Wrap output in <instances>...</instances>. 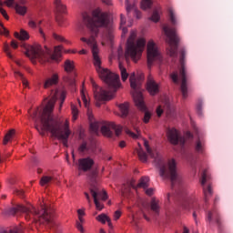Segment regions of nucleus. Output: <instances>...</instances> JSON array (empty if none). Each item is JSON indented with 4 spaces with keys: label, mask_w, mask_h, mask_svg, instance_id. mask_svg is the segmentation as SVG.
I'll use <instances>...</instances> for the list:
<instances>
[{
    "label": "nucleus",
    "mask_w": 233,
    "mask_h": 233,
    "mask_svg": "<svg viewBox=\"0 0 233 233\" xmlns=\"http://www.w3.org/2000/svg\"><path fill=\"white\" fill-rule=\"evenodd\" d=\"M83 21L84 25H86L90 32V37H82L80 40L90 46L96 71L100 79L107 86L106 91L103 87H99L96 82H92L94 97L96 101V106L99 107L101 106V102L114 99L116 92H117L118 88L121 86L119 75H116L109 71L108 68L101 66L102 62L101 57H99V47L97 46V41H96V37H97L99 34L100 26H108V25H110V17L108 16V13H105L98 8L93 10L92 15L85 13L83 15Z\"/></svg>",
    "instance_id": "obj_1"
},
{
    "label": "nucleus",
    "mask_w": 233,
    "mask_h": 233,
    "mask_svg": "<svg viewBox=\"0 0 233 233\" xmlns=\"http://www.w3.org/2000/svg\"><path fill=\"white\" fill-rule=\"evenodd\" d=\"M58 97L61 99L60 106H62L63 103H65V99H66V91H59L57 88L52 90L51 99L47 102L46 106L37 107L31 115V117L35 123L40 121L41 127L36 126L35 128L41 136H45V131L50 132L53 137H56L66 148H68V137H70V134H72L68 122H66L63 126L61 122L56 120L52 116L54 105H56V101H57Z\"/></svg>",
    "instance_id": "obj_2"
},
{
    "label": "nucleus",
    "mask_w": 233,
    "mask_h": 233,
    "mask_svg": "<svg viewBox=\"0 0 233 233\" xmlns=\"http://www.w3.org/2000/svg\"><path fill=\"white\" fill-rule=\"evenodd\" d=\"M144 147L150 157L155 159V166L159 169L160 177L164 179H170L171 188L177 190V194H179L183 189V186L181 185L182 179L177 175L176 160L171 159L168 162H165V159L157 151H153L152 148H150L148 141L147 140L144 141Z\"/></svg>",
    "instance_id": "obj_3"
},
{
    "label": "nucleus",
    "mask_w": 233,
    "mask_h": 233,
    "mask_svg": "<svg viewBox=\"0 0 233 233\" xmlns=\"http://www.w3.org/2000/svg\"><path fill=\"white\" fill-rule=\"evenodd\" d=\"M18 212L25 214V218L27 221L33 219L35 223L50 225L54 219V209L45 204L41 206V209H36L34 206L25 207L19 204L5 209L7 216H15Z\"/></svg>",
    "instance_id": "obj_4"
},
{
    "label": "nucleus",
    "mask_w": 233,
    "mask_h": 233,
    "mask_svg": "<svg viewBox=\"0 0 233 233\" xmlns=\"http://www.w3.org/2000/svg\"><path fill=\"white\" fill-rule=\"evenodd\" d=\"M143 81H145L144 74L136 76V73H132L129 76V83L132 88L131 94L134 103L138 110L144 112L143 122L147 124L150 122L152 113L147 110V105H145V98L143 97V93L141 92V85H143Z\"/></svg>",
    "instance_id": "obj_5"
},
{
    "label": "nucleus",
    "mask_w": 233,
    "mask_h": 233,
    "mask_svg": "<svg viewBox=\"0 0 233 233\" xmlns=\"http://www.w3.org/2000/svg\"><path fill=\"white\" fill-rule=\"evenodd\" d=\"M136 32L132 31L130 36L127 39V49L124 55L123 47H118L117 56L118 59H121L125 56V59L128 61V58L131 57L135 62L139 61L141 55L145 50L147 41L144 38H139L136 41L137 37Z\"/></svg>",
    "instance_id": "obj_6"
},
{
    "label": "nucleus",
    "mask_w": 233,
    "mask_h": 233,
    "mask_svg": "<svg viewBox=\"0 0 233 233\" xmlns=\"http://www.w3.org/2000/svg\"><path fill=\"white\" fill-rule=\"evenodd\" d=\"M27 57L31 59H37L39 63H48L50 61H57L63 54V46H58L55 47L54 53L48 47H42L41 46H33L26 51Z\"/></svg>",
    "instance_id": "obj_7"
},
{
    "label": "nucleus",
    "mask_w": 233,
    "mask_h": 233,
    "mask_svg": "<svg viewBox=\"0 0 233 233\" xmlns=\"http://www.w3.org/2000/svg\"><path fill=\"white\" fill-rule=\"evenodd\" d=\"M163 32L166 35V43H167V54L170 56V57H177V48L179 46V41H181V38H179V35H177V32H176V28H172L168 25L163 26Z\"/></svg>",
    "instance_id": "obj_8"
},
{
    "label": "nucleus",
    "mask_w": 233,
    "mask_h": 233,
    "mask_svg": "<svg viewBox=\"0 0 233 233\" xmlns=\"http://www.w3.org/2000/svg\"><path fill=\"white\" fill-rule=\"evenodd\" d=\"M99 128L101 129L102 134L106 136V137H113L114 132L116 136H120L122 130L121 127L112 122H106L103 124L99 122H92L90 124V130L93 134H97V132H99Z\"/></svg>",
    "instance_id": "obj_9"
},
{
    "label": "nucleus",
    "mask_w": 233,
    "mask_h": 233,
    "mask_svg": "<svg viewBox=\"0 0 233 233\" xmlns=\"http://www.w3.org/2000/svg\"><path fill=\"white\" fill-rule=\"evenodd\" d=\"M179 54V63L181 65V68L179 70V77L181 78L180 91L183 99H187L188 97V87L187 86V69L185 68V56H187V51H185V48H182Z\"/></svg>",
    "instance_id": "obj_10"
},
{
    "label": "nucleus",
    "mask_w": 233,
    "mask_h": 233,
    "mask_svg": "<svg viewBox=\"0 0 233 233\" xmlns=\"http://www.w3.org/2000/svg\"><path fill=\"white\" fill-rule=\"evenodd\" d=\"M163 61V56L157 48V46L154 41H149L147 43V66L152 68L154 63H161Z\"/></svg>",
    "instance_id": "obj_11"
},
{
    "label": "nucleus",
    "mask_w": 233,
    "mask_h": 233,
    "mask_svg": "<svg viewBox=\"0 0 233 233\" xmlns=\"http://www.w3.org/2000/svg\"><path fill=\"white\" fill-rule=\"evenodd\" d=\"M91 196L94 198V203L98 210H103V204L99 202V199L102 201H106L108 199V195L106 191L103 189L97 184H92L90 187Z\"/></svg>",
    "instance_id": "obj_12"
},
{
    "label": "nucleus",
    "mask_w": 233,
    "mask_h": 233,
    "mask_svg": "<svg viewBox=\"0 0 233 233\" xmlns=\"http://www.w3.org/2000/svg\"><path fill=\"white\" fill-rule=\"evenodd\" d=\"M201 173V185L203 187V192H204V201L205 203H208V198H211L213 191H212V186L208 185V187L205 186V183H207L209 179L208 173L207 172V169L200 168Z\"/></svg>",
    "instance_id": "obj_13"
},
{
    "label": "nucleus",
    "mask_w": 233,
    "mask_h": 233,
    "mask_svg": "<svg viewBox=\"0 0 233 233\" xmlns=\"http://www.w3.org/2000/svg\"><path fill=\"white\" fill-rule=\"evenodd\" d=\"M4 3L9 8L14 7L19 15H25L27 12L26 6L23 5L26 4V0H18V3H15V0H5Z\"/></svg>",
    "instance_id": "obj_14"
},
{
    "label": "nucleus",
    "mask_w": 233,
    "mask_h": 233,
    "mask_svg": "<svg viewBox=\"0 0 233 233\" xmlns=\"http://www.w3.org/2000/svg\"><path fill=\"white\" fill-rule=\"evenodd\" d=\"M167 135L171 145H181L183 147L187 141L185 137L179 135V132L176 128L167 129Z\"/></svg>",
    "instance_id": "obj_15"
},
{
    "label": "nucleus",
    "mask_w": 233,
    "mask_h": 233,
    "mask_svg": "<svg viewBox=\"0 0 233 233\" xmlns=\"http://www.w3.org/2000/svg\"><path fill=\"white\" fill-rule=\"evenodd\" d=\"M206 220L208 223H212L214 221L218 228V230H223V222H221V216L218 209L213 208L212 210L208 211L206 216Z\"/></svg>",
    "instance_id": "obj_16"
},
{
    "label": "nucleus",
    "mask_w": 233,
    "mask_h": 233,
    "mask_svg": "<svg viewBox=\"0 0 233 233\" xmlns=\"http://www.w3.org/2000/svg\"><path fill=\"white\" fill-rule=\"evenodd\" d=\"M78 170H82L83 172H88V170L92 169L94 167V159L91 157L80 158L78 160Z\"/></svg>",
    "instance_id": "obj_17"
},
{
    "label": "nucleus",
    "mask_w": 233,
    "mask_h": 233,
    "mask_svg": "<svg viewBox=\"0 0 233 233\" xmlns=\"http://www.w3.org/2000/svg\"><path fill=\"white\" fill-rule=\"evenodd\" d=\"M147 88L150 96L159 94V85L150 76L147 77Z\"/></svg>",
    "instance_id": "obj_18"
},
{
    "label": "nucleus",
    "mask_w": 233,
    "mask_h": 233,
    "mask_svg": "<svg viewBox=\"0 0 233 233\" xmlns=\"http://www.w3.org/2000/svg\"><path fill=\"white\" fill-rule=\"evenodd\" d=\"M59 84V75L57 73H54L51 77H48L45 80L43 87L46 89L52 88V86H56Z\"/></svg>",
    "instance_id": "obj_19"
},
{
    "label": "nucleus",
    "mask_w": 233,
    "mask_h": 233,
    "mask_svg": "<svg viewBox=\"0 0 233 233\" xmlns=\"http://www.w3.org/2000/svg\"><path fill=\"white\" fill-rule=\"evenodd\" d=\"M149 210H151L154 216H159L161 212V201L156 198H152L149 203Z\"/></svg>",
    "instance_id": "obj_20"
},
{
    "label": "nucleus",
    "mask_w": 233,
    "mask_h": 233,
    "mask_svg": "<svg viewBox=\"0 0 233 233\" xmlns=\"http://www.w3.org/2000/svg\"><path fill=\"white\" fill-rule=\"evenodd\" d=\"M194 148L197 154H203L205 152V139L203 137H199V135H198Z\"/></svg>",
    "instance_id": "obj_21"
},
{
    "label": "nucleus",
    "mask_w": 233,
    "mask_h": 233,
    "mask_svg": "<svg viewBox=\"0 0 233 233\" xmlns=\"http://www.w3.org/2000/svg\"><path fill=\"white\" fill-rule=\"evenodd\" d=\"M126 10L127 14L133 11L137 19H141V12L136 7V3L131 4L129 0H126Z\"/></svg>",
    "instance_id": "obj_22"
},
{
    "label": "nucleus",
    "mask_w": 233,
    "mask_h": 233,
    "mask_svg": "<svg viewBox=\"0 0 233 233\" xmlns=\"http://www.w3.org/2000/svg\"><path fill=\"white\" fill-rule=\"evenodd\" d=\"M54 5L57 14H66V5L61 0H54Z\"/></svg>",
    "instance_id": "obj_23"
},
{
    "label": "nucleus",
    "mask_w": 233,
    "mask_h": 233,
    "mask_svg": "<svg viewBox=\"0 0 233 233\" xmlns=\"http://www.w3.org/2000/svg\"><path fill=\"white\" fill-rule=\"evenodd\" d=\"M97 221H99L100 223H103V225H105V223L107 222V225L109 228H114V226H112V220L110 219V218L105 214H100L96 217Z\"/></svg>",
    "instance_id": "obj_24"
},
{
    "label": "nucleus",
    "mask_w": 233,
    "mask_h": 233,
    "mask_svg": "<svg viewBox=\"0 0 233 233\" xmlns=\"http://www.w3.org/2000/svg\"><path fill=\"white\" fill-rule=\"evenodd\" d=\"M118 107L121 113V117H127V116H128V112H130V105L126 102L124 104H120Z\"/></svg>",
    "instance_id": "obj_25"
},
{
    "label": "nucleus",
    "mask_w": 233,
    "mask_h": 233,
    "mask_svg": "<svg viewBox=\"0 0 233 233\" xmlns=\"http://www.w3.org/2000/svg\"><path fill=\"white\" fill-rule=\"evenodd\" d=\"M15 37L16 39H19L20 41H26V39H30V35H28V32H26L25 29H21L20 34L18 32H15Z\"/></svg>",
    "instance_id": "obj_26"
},
{
    "label": "nucleus",
    "mask_w": 233,
    "mask_h": 233,
    "mask_svg": "<svg viewBox=\"0 0 233 233\" xmlns=\"http://www.w3.org/2000/svg\"><path fill=\"white\" fill-rule=\"evenodd\" d=\"M52 181H54V177L48 176V175H44L40 178V185H41V187H48V185H50V183H52Z\"/></svg>",
    "instance_id": "obj_27"
},
{
    "label": "nucleus",
    "mask_w": 233,
    "mask_h": 233,
    "mask_svg": "<svg viewBox=\"0 0 233 233\" xmlns=\"http://www.w3.org/2000/svg\"><path fill=\"white\" fill-rule=\"evenodd\" d=\"M149 181L150 178L148 177H142L137 184V188H148Z\"/></svg>",
    "instance_id": "obj_28"
},
{
    "label": "nucleus",
    "mask_w": 233,
    "mask_h": 233,
    "mask_svg": "<svg viewBox=\"0 0 233 233\" xmlns=\"http://www.w3.org/2000/svg\"><path fill=\"white\" fill-rule=\"evenodd\" d=\"M137 156H138V159H140V161H142V163H147V159H148V156L147 155V153L143 150V148H138L137 150Z\"/></svg>",
    "instance_id": "obj_29"
},
{
    "label": "nucleus",
    "mask_w": 233,
    "mask_h": 233,
    "mask_svg": "<svg viewBox=\"0 0 233 233\" xmlns=\"http://www.w3.org/2000/svg\"><path fill=\"white\" fill-rule=\"evenodd\" d=\"M167 12L171 24L173 25V26H176V25H177V20H176V14L174 13V8L168 7Z\"/></svg>",
    "instance_id": "obj_30"
},
{
    "label": "nucleus",
    "mask_w": 233,
    "mask_h": 233,
    "mask_svg": "<svg viewBox=\"0 0 233 233\" xmlns=\"http://www.w3.org/2000/svg\"><path fill=\"white\" fill-rule=\"evenodd\" d=\"M125 25H127V18H125V15H123V14H121L120 15V29L122 30L123 35H125V34L128 32V29L127 28V26H125Z\"/></svg>",
    "instance_id": "obj_31"
},
{
    "label": "nucleus",
    "mask_w": 233,
    "mask_h": 233,
    "mask_svg": "<svg viewBox=\"0 0 233 233\" xmlns=\"http://www.w3.org/2000/svg\"><path fill=\"white\" fill-rule=\"evenodd\" d=\"M14 136H15V129H11L9 130L5 137H4V145H7L9 141L12 140V138L14 137Z\"/></svg>",
    "instance_id": "obj_32"
},
{
    "label": "nucleus",
    "mask_w": 233,
    "mask_h": 233,
    "mask_svg": "<svg viewBox=\"0 0 233 233\" xmlns=\"http://www.w3.org/2000/svg\"><path fill=\"white\" fill-rule=\"evenodd\" d=\"M161 14V7H157L153 11V14L150 17L151 21H154V23H157L159 21V15Z\"/></svg>",
    "instance_id": "obj_33"
},
{
    "label": "nucleus",
    "mask_w": 233,
    "mask_h": 233,
    "mask_svg": "<svg viewBox=\"0 0 233 233\" xmlns=\"http://www.w3.org/2000/svg\"><path fill=\"white\" fill-rule=\"evenodd\" d=\"M65 71L67 73L73 72L74 71V61L71 60H66L65 65H64Z\"/></svg>",
    "instance_id": "obj_34"
},
{
    "label": "nucleus",
    "mask_w": 233,
    "mask_h": 233,
    "mask_svg": "<svg viewBox=\"0 0 233 233\" xmlns=\"http://www.w3.org/2000/svg\"><path fill=\"white\" fill-rule=\"evenodd\" d=\"M0 233H23V227L16 226L11 229L1 231Z\"/></svg>",
    "instance_id": "obj_35"
},
{
    "label": "nucleus",
    "mask_w": 233,
    "mask_h": 233,
    "mask_svg": "<svg viewBox=\"0 0 233 233\" xmlns=\"http://www.w3.org/2000/svg\"><path fill=\"white\" fill-rule=\"evenodd\" d=\"M119 70H120L122 81H127L128 79V74L127 72V68H125L123 65L119 64Z\"/></svg>",
    "instance_id": "obj_36"
},
{
    "label": "nucleus",
    "mask_w": 233,
    "mask_h": 233,
    "mask_svg": "<svg viewBox=\"0 0 233 233\" xmlns=\"http://www.w3.org/2000/svg\"><path fill=\"white\" fill-rule=\"evenodd\" d=\"M140 6L142 10H148L152 6V0H142Z\"/></svg>",
    "instance_id": "obj_37"
},
{
    "label": "nucleus",
    "mask_w": 233,
    "mask_h": 233,
    "mask_svg": "<svg viewBox=\"0 0 233 233\" xmlns=\"http://www.w3.org/2000/svg\"><path fill=\"white\" fill-rule=\"evenodd\" d=\"M71 110H72L73 121H76L77 119V116H79V109H77V106L72 104Z\"/></svg>",
    "instance_id": "obj_38"
},
{
    "label": "nucleus",
    "mask_w": 233,
    "mask_h": 233,
    "mask_svg": "<svg viewBox=\"0 0 233 233\" xmlns=\"http://www.w3.org/2000/svg\"><path fill=\"white\" fill-rule=\"evenodd\" d=\"M15 77H20V79L22 80V83H23L24 86H28V81L25 78V76L21 74V72H19V71H15Z\"/></svg>",
    "instance_id": "obj_39"
},
{
    "label": "nucleus",
    "mask_w": 233,
    "mask_h": 233,
    "mask_svg": "<svg viewBox=\"0 0 233 233\" xmlns=\"http://www.w3.org/2000/svg\"><path fill=\"white\" fill-rule=\"evenodd\" d=\"M170 78L172 79L173 83H175V85H179V74L177 72H173L170 75Z\"/></svg>",
    "instance_id": "obj_40"
},
{
    "label": "nucleus",
    "mask_w": 233,
    "mask_h": 233,
    "mask_svg": "<svg viewBox=\"0 0 233 233\" xmlns=\"http://www.w3.org/2000/svg\"><path fill=\"white\" fill-rule=\"evenodd\" d=\"M3 1L0 0V14H2V15L5 17V19H6L8 21L9 17H8V14H6V10H5L3 8Z\"/></svg>",
    "instance_id": "obj_41"
},
{
    "label": "nucleus",
    "mask_w": 233,
    "mask_h": 233,
    "mask_svg": "<svg viewBox=\"0 0 233 233\" xmlns=\"http://www.w3.org/2000/svg\"><path fill=\"white\" fill-rule=\"evenodd\" d=\"M81 97H82V100L84 102L86 108H88L89 103H88V99H86V95H85V89L81 90Z\"/></svg>",
    "instance_id": "obj_42"
},
{
    "label": "nucleus",
    "mask_w": 233,
    "mask_h": 233,
    "mask_svg": "<svg viewBox=\"0 0 233 233\" xmlns=\"http://www.w3.org/2000/svg\"><path fill=\"white\" fill-rule=\"evenodd\" d=\"M4 52L6 54L7 56L12 58V53L10 52V46H8V44L4 45Z\"/></svg>",
    "instance_id": "obj_43"
},
{
    "label": "nucleus",
    "mask_w": 233,
    "mask_h": 233,
    "mask_svg": "<svg viewBox=\"0 0 233 233\" xmlns=\"http://www.w3.org/2000/svg\"><path fill=\"white\" fill-rule=\"evenodd\" d=\"M203 102H199L197 106V112L198 114V116H203Z\"/></svg>",
    "instance_id": "obj_44"
},
{
    "label": "nucleus",
    "mask_w": 233,
    "mask_h": 233,
    "mask_svg": "<svg viewBox=\"0 0 233 233\" xmlns=\"http://www.w3.org/2000/svg\"><path fill=\"white\" fill-rule=\"evenodd\" d=\"M79 152H86L88 150V147L86 146V142H83L78 147Z\"/></svg>",
    "instance_id": "obj_45"
},
{
    "label": "nucleus",
    "mask_w": 233,
    "mask_h": 233,
    "mask_svg": "<svg viewBox=\"0 0 233 233\" xmlns=\"http://www.w3.org/2000/svg\"><path fill=\"white\" fill-rule=\"evenodd\" d=\"M124 187L125 188L122 189V196L124 198H127V196H128V193L130 192V186H127V187L124 186Z\"/></svg>",
    "instance_id": "obj_46"
},
{
    "label": "nucleus",
    "mask_w": 233,
    "mask_h": 233,
    "mask_svg": "<svg viewBox=\"0 0 233 233\" xmlns=\"http://www.w3.org/2000/svg\"><path fill=\"white\" fill-rule=\"evenodd\" d=\"M174 112H175L174 107L168 106L167 114V116H169V117H174V116H175Z\"/></svg>",
    "instance_id": "obj_47"
},
{
    "label": "nucleus",
    "mask_w": 233,
    "mask_h": 233,
    "mask_svg": "<svg viewBox=\"0 0 233 233\" xmlns=\"http://www.w3.org/2000/svg\"><path fill=\"white\" fill-rule=\"evenodd\" d=\"M144 190L147 196H154V188L150 187V188H146Z\"/></svg>",
    "instance_id": "obj_48"
},
{
    "label": "nucleus",
    "mask_w": 233,
    "mask_h": 233,
    "mask_svg": "<svg viewBox=\"0 0 233 233\" xmlns=\"http://www.w3.org/2000/svg\"><path fill=\"white\" fill-rule=\"evenodd\" d=\"M15 194H16V196H19V198H25V191L21 189H15Z\"/></svg>",
    "instance_id": "obj_49"
},
{
    "label": "nucleus",
    "mask_w": 233,
    "mask_h": 233,
    "mask_svg": "<svg viewBox=\"0 0 233 233\" xmlns=\"http://www.w3.org/2000/svg\"><path fill=\"white\" fill-rule=\"evenodd\" d=\"M65 81H66V83H68L71 86L76 85V80H74V78L66 77Z\"/></svg>",
    "instance_id": "obj_50"
},
{
    "label": "nucleus",
    "mask_w": 233,
    "mask_h": 233,
    "mask_svg": "<svg viewBox=\"0 0 233 233\" xmlns=\"http://www.w3.org/2000/svg\"><path fill=\"white\" fill-rule=\"evenodd\" d=\"M119 218H121V211L120 210H116L114 213V219H115V221H117V219H119Z\"/></svg>",
    "instance_id": "obj_51"
},
{
    "label": "nucleus",
    "mask_w": 233,
    "mask_h": 233,
    "mask_svg": "<svg viewBox=\"0 0 233 233\" xmlns=\"http://www.w3.org/2000/svg\"><path fill=\"white\" fill-rule=\"evenodd\" d=\"M53 37H54V39H56V41H65V38H63V36L58 35L56 34V33L53 34Z\"/></svg>",
    "instance_id": "obj_52"
},
{
    "label": "nucleus",
    "mask_w": 233,
    "mask_h": 233,
    "mask_svg": "<svg viewBox=\"0 0 233 233\" xmlns=\"http://www.w3.org/2000/svg\"><path fill=\"white\" fill-rule=\"evenodd\" d=\"M142 215L146 221H150V218H148V216L147 215V209H142Z\"/></svg>",
    "instance_id": "obj_53"
},
{
    "label": "nucleus",
    "mask_w": 233,
    "mask_h": 233,
    "mask_svg": "<svg viewBox=\"0 0 233 233\" xmlns=\"http://www.w3.org/2000/svg\"><path fill=\"white\" fill-rule=\"evenodd\" d=\"M11 46H12V48H14L15 50L16 48H18L19 44H17V42L15 40H12Z\"/></svg>",
    "instance_id": "obj_54"
},
{
    "label": "nucleus",
    "mask_w": 233,
    "mask_h": 233,
    "mask_svg": "<svg viewBox=\"0 0 233 233\" xmlns=\"http://www.w3.org/2000/svg\"><path fill=\"white\" fill-rule=\"evenodd\" d=\"M28 25L31 27V28H37V24L33 21V20H30L29 23H28Z\"/></svg>",
    "instance_id": "obj_55"
},
{
    "label": "nucleus",
    "mask_w": 233,
    "mask_h": 233,
    "mask_svg": "<svg viewBox=\"0 0 233 233\" xmlns=\"http://www.w3.org/2000/svg\"><path fill=\"white\" fill-rule=\"evenodd\" d=\"M0 34H2V35H8L9 32L5 27H3L0 29Z\"/></svg>",
    "instance_id": "obj_56"
},
{
    "label": "nucleus",
    "mask_w": 233,
    "mask_h": 233,
    "mask_svg": "<svg viewBox=\"0 0 233 233\" xmlns=\"http://www.w3.org/2000/svg\"><path fill=\"white\" fill-rule=\"evenodd\" d=\"M193 218L195 219L196 224L198 225V209H195L193 212Z\"/></svg>",
    "instance_id": "obj_57"
},
{
    "label": "nucleus",
    "mask_w": 233,
    "mask_h": 233,
    "mask_svg": "<svg viewBox=\"0 0 233 233\" xmlns=\"http://www.w3.org/2000/svg\"><path fill=\"white\" fill-rule=\"evenodd\" d=\"M157 114L158 117H161V116L163 114V109H161V106L157 108Z\"/></svg>",
    "instance_id": "obj_58"
},
{
    "label": "nucleus",
    "mask_w": 233,
    "mask_h": 233,
    "mask_svg": "<svg viewBox=\"0 0 233 233\" xmlns=\"http://www.w3.org/2000/svg\"><path fill=\"white\" fill-rule=\"evenodd\" d=\"M76 228H78L80 232H83V225H81V222H76Z\"/></svg>",
    "instance_id": "obj_59"
},
{
    "label": "nucleus",
    "mask_w": 233,
    "mask_h": 233,
    "mask_svg": "<svg viewBox=\"0 0 233 233\" xmlns=\"http://www.w3.org/2000/svg\"><path fill=\"white\" fill-rule=\"evenodd\" d=\"M127 134H129V136H132L134 139H137V135L136 133H133L131 131H128Z\"/></svg>",
    "instance_id": "obj_60"
},
{
    "label": "nucleus",
    "mask_w": 233,
    "mask_h": 233,
    "mask_svg": "<svg viewBox=\"0 0 233 233\" xmlns=\"http://www.w3.org/2000/svg\"><path fill=\"white\" fill-rule=\"evenodd\" d=\"M119 147L120 148H125V147H127V143L125 141H120Z\"/></svg>",
    "instance_id": "obj_61"
},
{
    "label": "nucleus",
    "mask_w": 233,
    "mask_h": 233,
    "mask_svg": "<svg viewBox=\"0 0 233 233\" xmlns=\"http://www.w3.org/2000/svg\"><path fill=\"white\" fill-rule=\"evenodd\" d=\"M77 214L78 216L82 217V216H85V211L83 209H78L77 210Z\"/></svg>",
    "instance_id": "obj_62"
},
{
    "label": "nucleus",
    "mask_w": 233,
    "mask_h": 233,
    "mask_svg": "<svg viewBox=\"0 0 233 233\" xmlns=\"http://www.w3.org/2000/svg\"><path fill=\"white\" fill-rule=\"evenodd\" d=\"M96 171H93L92 173H91V179L94 181V179H96Z\"/></svg>",
    "instance_id": "obj_63"
},
{
    "label": "nucleus",
    "mask_w": 233,
    "mask_h": 233,
    "mask_svg": "<svg viewBox=\"0 0 233 233\" xmlns=\"http://www.w3.org/2000/svg\"><path fill=\"white\" fill-rule=\"evenodd\" d=\"M186 137H187V139H191V137H192V133L187 132V133H186Z\"/></svg>",
    "instance_id": "obj_64"
}]
</instances>
